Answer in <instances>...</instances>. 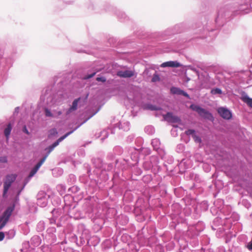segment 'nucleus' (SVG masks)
Wrapping results in <instances>:
<instances>
[{
    "instance_id": "nucleus-1",
    "label": "nucleus",
    "mask_w": 252,
    "mask_h": 252,
    "mask_svg": "<svg viewBox=\"0 0 252 252\" xmlns=\"http://www.w3.org/2000/svg\"><path fill=\"white\" fill-rule=\"evenodd\" d=\"M190 108L197 112L201 117L211 121L214 120V117L211 113L200 106L192 104L190 105Z\"/></svg>"
},
{
    "instance_id": "nucleus-2",
    "label": "nucleus",
    "mask_w": 252,
    "mask_h": 252,
    "mask_svg": "<svg viewBox=\"0 0 252 252\" xmlns=\"http://www.w3.org/2000/svg\"><path fill=\"white\" fill-rule=\"evenodd\" d=\"M14 210V207H9L3 212L2 215L0 217V230H1L8 222L9 218L12 215Z\"/></svg>"
},
{
    "instance_id": "nucleus-3",
    "label": "nucleus",
    "mask_w": 252,
    "mask_h": 252,
    "mask_svg": "<svg viewBox=\"0 0 252 252\" xmlns=\"http://www.w3.org/2000/svg\"><path fill=\"white\" fill-rule=\"evenodd\" d=\"M16 175L15 174H10L6 176L3 184V196H5L11 184L16 180Z\"/></svg>"
},
{
    "instance_id": "nucleus-4",
    "label": "nucleus",
    "mask_w": 252,
    "mask_h": 252,
    "mask_svg": "<svg viewBox=\"0 0 252 252\" xmlns=\"http://www.w3.org/2000/svg\"><path fill=\"white\" fill-rule=\"evenodd\" d=\"M217 112L223 119L230 120L232 118L231 112L226 108L220 107L218 108Z\"/></svg>"
},
{
    "instance_id": "nucleus-5",
    "label": "nucleus",
    "mask_w": 252,
    "mask_h": 252,
    "mask_svg": "<svg viewBox=\"0 0 252 252\" xmlns=\"http://www.w3.org/2000/svg\"><path fill=\"white\" fill-rule=\"evenodd\" d=\"M74 130L70 131L67 133H66L65 134L63 135V136L59 138L55 142H54L52 145L48 147L46 149L48 150V153L45 156H47V157L49 156L50 153L54 150V149L57 146L60 142H61L62 140H63L64 139H65L67 136L69 135L70 134L73 133Z\"/></svg>"
},
{
    "instance_id": "nucleus-6",
    "label": "nucleus",
    "mask_w": 252,
    "mask_h": 252,
    "mask_svg": "<svg viewBox=\"0 0 252 252\" xmlns=\"http://www.w3.org/2000/svg\"><path fill=\"white\" fill-rule=\"evenodd\" d=\"M47 158V156H44L35 166V167L31 170L29 175L30 178L32 177L39 169L40 167L42 165V164L44 162L46 159Z\"/></svg>"
},
{
    "instance_id": "nucleus-7",
    "label": "nucleus",
    "mask_w": 252,
    "mask_h": 252,
    "mask_svg": "<svg viewBox=\"0 0 252 252\" xmlns=\"http://www.w3.org/2000/svg\"><path fill=\"white\" fill-rule=\"evenodd\" d=\"M164 120L172 123L177 122L179 119L178 117L173 116L172 114L168 112L166 114L163 115Z\"/></svg>"
},
{
    "instance_id": "nucleus-8",
    "label": "nucleus",
    "mask_w": 252,
    "mask_h": 252,
    "mask_svg": "<svg viewBox=\"0 0 252 252\" xmlns=\"http://www.w3.org/2000/svg\"><path fill=\"white\" fill-rule=\"evenodd\" d=\"M161 67H178L181 66V64L177 61H169L162 63L161 64Z\"/></svg>"
},
{
    "instance_id": "nucleus-9",
    "label": "nucleus",
    "mask_w": 252,
    "mask_h": 252,
    "mask_svg": "<svg viewBox=\"0 0 252 252\" xmlns=\"http://www.w3.org/2000/svg\"><path fill=\"white\" fill-rule=\"evenodd\" d=\"M170 92L173 94L182 95L187 97L188 98H189V94L185 92L184 91L181 90L178 88L172 87L170 89Z\"/></svg>"
},
{
    "instance_id": "nucleus-10",
    "label": "nucleus",
    "mask_w": 252,
    "mask_h": 252,
    "mask_svg": "<svg viewBox=\"0 0 252 252\" xmlns=\"http://www.w3.org/2000/svg\"><path fill=\"white\" fill-rule=\"evenodd\" d=\"M117 75L121 77L129 78L134 75V72L130 70L119 71Z\"/></svg>"
},
{
    "instance_id": "nucleus-11",
    "label": "nucleus",
    "mask_w": 252,
    "mask_h": 252,
    "mask_svg": "<svg viewBox=\"0 0 252 252\" xmlns=\"http://www.w3.org/2000/svg\"><path fill=\"white\" fill-rule=\"evenodd\" d=\"M80 98H78L77 99H75L72 102V106L68 109V110L66 112V114H69L72 111H75L77 109V106L79 101L80 100Z\"/></svg>"
},
{
    "instance_id": "nucleus-12",
    "label": "nucleus",
    "mask_w": 252,
    "mask_h": 252,
    "mask_svg": "<svg viewBox=\"0 0 252 252\" xmlns=\"http://www.w3.org/2000/svg\"><path fill=\"white\" fill-rule=\"evenodd\" d=\"M12 128V126L11 124L9 123L7 125L6 127L4 130V134L5 136L6 137L7 142L8 141Z\"/></svg>"
},
{
    "instance_id": "nucleus-13",
    "label": "nucleus",
    "mask_w": 252,
    "mask_h": 252,
    "mask_svg": "<svg viewBox=\"0 0 252 252\" xmlns=\"http://www.w3.org/2000/svg\"><path fill=\"white\" fill-rule=\"evenodd\" d=\"M242 100L247 103L248 106L252 108V98L247 95H245L242 97Z\"/></svg>"
},
{
    "instance_id": "nucleus-14",
    "label": "nucleus",
    "mask_w": 252,
    "mask_h": 252,
    "mask_svg": "<svg viewBox=\"0 0 252 252\" xmlns=\"http://www.w3.org/2000/svg\"><path fill=\"white\" fill-rule=\"evenodd\" d=\"M144 108L145 109L150 110H152V111L160 109V108L158 107H157L155 105H153L152 104H146L144 106Z\"/></svg>"
},
{
    "instance_id": "nucleus-15",
    "label": "nucleus",
    "mask_w": 252,
    "mask_h": 252,
    "mask_svg": "<svg viewBox=\"0 0 252 252\" xmlns=\"http://www.w3.org/2000/svg\"><path fill=\"white\" fill-rule=\"evenodd\" d=\"M211 93L213 94H221V91L220 89L219 88H216L215 89H213L211 91Z\"/></svg>"
},
{
    "instance_id": "nucleus-16",
    "label": "nucleus",
    "mask_w": 252,
    "mask_h": 252,
    "mask_svg": "<svg viewBox=\"0 0 252 252\" xmlns=\"http://www.w3.org/2000/svg\"><path fill=\"white\" fill-rule=\"evenodd\" d=\"M192 137L195 142L199 143L201 142V138L198 136L196 135L195 134H193Z\"/></svg>"
},
{
    "instance_id": "nucleus-17",
    "label": "nucleus",
    "mask_w": 252,
    "mask_h": 252,
    "mask_svg": "<svg viewBox=\"0 0 252 252\" xmlns=\"http://www.w3.org/2000/svg\"><path fill=\"white\" fill-rule=\"evenodd\" d=\"M185 133L188 135H192V136H193V134H195V130L193 129H188L185 131Z\"/></svg>"
},
{
    "instance_id": "nucleus-18",
    "label": "nucleus",
    "mask_w": 252,
    "mask_h": 252,
    "mask_svg": "<svg viewBox=\"0 0 252 252\" xmlns=\"http://www.w3.org/2000/svg\"><path fill=\"white\" fill-rule=\"evenodd\" d=\"M45 115L47 116V117H52L53 116V115L52 114V113L50 112V111L47 109V108H46L45 109Z\"/></svg>"
},
{
    "instance_id": "nucleus-19",
    "label": "nucleus",
    "mask_w": 252,
    "mask_h": 252,
    "mask_svg": "<svg viewBox=\"0 0 252 252\" xmlns=\"http://www.w3.org/2000/svg\"><path fill=\"white\" fill-rule=\"evenodd\" d=\"M50 135H55L58 134L57 130L56 128H53L50 130Z\"/></svg>"
},
{
    "instance_id": "nucleus-20",
    "label": "nucleus",
    "mask_w": 252,
    "mask_h": 252,
    "mask_svg": "<svg viewBox=\"0 0 252 252\" xmlns=\"http://www.w3.org/2000/svg\"><path fill=\"white\" fill-rule=\"evenodd\" d=\"M7 160L6 157H0V162L2 163H6L7 162Z\"/></svg>"
},
{
    "instance_id": "nucleus-21",
    "label": "nucleus",
    "mask_w": 252,
    "mask_h": 252,
    "mask_svg": "<svg viewBox=\"0 0 252 252\" xmlns=\"http://www.w3.org/2000/svg\"><path fill=\"white\" fill-rule=\"evenodd\" d=\"M97 81H101L102 82H105L106 81V79L104 77H97L96 79Z\"/></svg>"
},
{
    "instance_id": "nucleus-22",
    "label": "nucleus",
    "mask_w": 252,
    "mask_h": 252,
    "mask_svg": "<svg viewBox=\"0 0 252 252\" xmlns=\"http://www.w3.org/2000/svg\"><path fill=\"white\" fill-rule=\"evenodd\" d=\"M4 238V234L3 232H0V241H2Z\"/></svg>"
},
{
    "instance_id": "nucleus-23",
    "label": "nucleus",
    "mask_w": 252,
    "mask_h": 252,
    "mask_svg": "<svg viewBox=\"0 0 252 252\" xmlns=\"http://www.w3.org/2000/svg\"><path fill=\"white\" fill-rule=\"evenodd\" d=\"M95 74V72H94L90 75H89L88 76H87V77H85V79H89V78H91L92 77H93Z\"/></svg>"
},
{
    "instance_id": "nucleus-24",
    "label": "nucleus",
    "mask_w": 252,
    "mask_h": 252,
    "mask_svg": "<svg viewBox=\"0 0 252 252\" xmlns=\"http://www.w3.org/2000/svg\"><path fill=\"white\" fill-rule=\"evenodd\" d=\"M23 131L24 132H25L27 134H29V131L28 130V129H27V127L26 126H25L23 127Z\"/></svg>"
},
{
    "instance_id": "nucleus-25",
    "label": "nucleus",
    "mask_w": 252,
    "mask_h": 252,
    "mask_svg": "<svg viewBox=\"0 0 252 252\" xmlns=\"http://www.w3.org/2000/svg\"><path fill=\"white\" fill-rule=\"evenodd\" d=\"M248 249L249 250H252V242L249 245H248Z\"/></svg>"
},
{
    "instance_id": "nucleus-26",
    "label": "nucleus",
    "mask_w": 252,
    "mask_h": 252,
    "mask_svg": "<svg viewBox=\"0 0 252 252\" xmlns=\"http://www.w3.org/2000/svg\"><path fill=\"white\" fill-rule=\"evenodd\" d=\"M62 114V112L61 111H60L58 112V115H61Z\"/></svg>"
},
{
    "instance_id": "nucleus-27",
    "label": "nucleus",
    "mask_w": 252,
    "mask_h": 252,
    "mask_svg": "<svg viewBox=\"0 0 252 252\" xmlns=\"http://www.w3.org/2000/svg\"><path fill=\"white\" fill-rule=\"evenodd\" d=\"M152 81H153V82L155 81V78H153L152 79Z\"/></svg>"
}]
</instances>
